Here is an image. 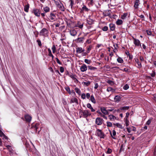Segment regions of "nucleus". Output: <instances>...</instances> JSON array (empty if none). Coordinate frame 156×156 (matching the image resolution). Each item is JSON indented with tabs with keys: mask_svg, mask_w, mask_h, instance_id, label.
Masks as SVG:
<instances>
[{
	"mask_svg": "<svg viewBox=\"0 0 156 156\" xmlns=\"http://www.w3.org/2000/svg\"><path fill=\"white\" fill-rule=\"evenodd\" d=\"M95 133L96 135L100 138H104L105 135L101 130L97 129Z\"/></svg>",
	"mask_w": 156,
	"mask_h": 156,
	"instance_id": "obj_1",
	"label": "nucleus"
},
{
	"mask_svg": "<svg viewBox=\"0 0 156 156\" xmlns=\"http://www.w3.org/2000/svg\"><path fill=\"white\" fill-rule=\"evenodd\" d=\"M48 30L45 28H43L40 32L39 34L41 36L47 37L48 35Z\"/></svg>",
	"mask_w": 156,
	"mask_h": 156,
	"instance_id": "obj_2",
	"label": "nucleus"
},
{
	"mask_svg": "<svg viewBox=\"0 0 156 156\" xmlns=\"http://www.w3.org/2000/svg\"><path fill=\"white\" fill-rule=\"evenodd\" d=\"M81 112L82 113L81 115L83 118H87L88 116H90L91 115L90 111L87 110L81 111Z\"/></svg>",
	"mask_w": 156,
	"mask_h": 156,
	"instance_id": "obj_3",
	"label": "nucleus"
},
{
	"mask_svg": "<svg viewBox=\"0 0 156 156\" xmlns=\"http://www.w3.org/2000/svg\"><path fill=\"white\" fill-rule=\"evenodd\" d=\"M55 5L57 6L58 8L62 10L63 5L62 3L59 0H54Z\"/></svg>",
	"mask_w": 156,
	"mask_h": 156,
	"instance_id": "obj_4",
	"label": "nucleus"
},
{
	"mask_svg": "<svg viewBox=\"0 0 156 156\" xmlns=\"http://www.w3.org/2000/svg\"><path fill=\"white\" fill-rule=\"evenodd\" d=\"M103 119L101 118H97L95 120V123L98 125H101L102 123Z\"/></svg>",
	"mask_w": 156,
	"mask_h": 156,
	"instance_id": "obj_5",
	"label": "nucleus"
},
{
	"mask_svg": "<svg viewBox=\"0 0 156 156\" xmlns=\"http://www.w3.org/2000/svg\"><path fill=\"white\" fill-rule=\"evenodd\" d=\"M89 9H88L85 5H83L82 8L81 9L80 12L83 13L84 11L88 12Z\"/></svg>",
	"mask_w": 156,
	"mask_h": 156,
	"instance_id": "obj_6",
	"label": "nucleus"
},
{
	"mask_svg": "<svg viewBox=\"0 0 156 156\" xmlns=\"http://www.w3.org/2000/svg\"><path fill=\"white\" fill-rule=\"evenodd\" d=\"M100 109L102 113L105 115H107L109 114L108 110H106V108L104 107H101Z\"/></svg>",
	"mask_w": 156,
	"mask_h": 156,
	"instance_id": "obj_7",
	"label": "nucleus"
},
{
	"mask_svg": "<svg viewBox=\"0 0 156 156\" xmlns=\"http://www.w3.org/2000/svg\"><path fill=\"white\" fill-rule=\"evenodd\" d=\"M133 43L136 46L141 47L140 41L138 39H134Z\"/></svg>",
	"mask_w": 156,
	"mask_h": 156,
	"instance_id": "obj_8",
	"label": "nucleus"
},
{
	"mask_svg": "<svg viewBox=\"0 0 156 156\" xmlns=\"http://www.w3.org/2000/svg\"><path fill=\"white\" fill-rule=\"evenodd\" d=\"M33 13H34V15L38 17L40 16V11L38 9H34L33 11Z\"/></svg>",
	"mask_w": 156,
	"mask_h": 156,
	"instance_id": "obj_9",
	"label": "nucleus"
},
{
	"mask_svg": "<svg viewBox=\"0 0 156 156\" xmlns=\"http://www.w3.org/2000/svg\"><path fill=\"white\" fill-rule=\"evenodd\" d=\"M87 70V67L85 64H83L80 67V70L82 72H84Z\"/></svg>",
	"mask_w": 156,
	"mask_h": 156,
	"instance_id": "obj_10",
	"label": "nucleus"
},
{
	"mask_svg": "<svg viewBox=\"0 0 156 156\" xmlns=\"http://www.w3.org/2000/svg\"><path fill=\"white\" fill-rule=\"evenodd\" d=\"M85 50L81 47H77L76 48V52L77 53L80 54L83 52Z\"/></svg>",
	"mask_w": 156,
	"mask_h": 156,
	"instance_id": "obj_11",
	"label": "nucleus"
},
{
	"mask_svg": "<svg viewBox=\"0 0 156 156\" xmlns=\"http://www.w3.org/2000/svg\"><path fill=\"white\" fill-rule=\"evenodd\" d=\"M25 118L27 122H30L31 120V117L28 115H26L25 116Z\"/></svg>",
	"mask_w": 156,
	"mask_h": 156,
	"instance_id": "obj_12",
	"label": "nucleus"
},
{
	"mask_svg": "<svg viewBox=\"0 0 156 156\" xmlns=\"http://www.w3.org/2000/svg\"><path fill=\"white\" fill-rule=\"evenodd\" d=\"M70 77L74 81L75 83H77L78 82V80L76 78V76L75 75L71 74L70 75Z\"/></svg>",
	"mask_w": 156,
	"mask_h": 156,
	"instance_id": "obj_13",
	"label": "nucleus"
},
{
	"mask_svg": "<svg viewBox=\"0 0 156 156\" xmlns=\"http://www.w3.org/2000/svg\"><path fill=\"white\" fill-rule=\"evenodd\" d=\"M140 3V1L139 0H136L134 2V7L135 9H137L138 8Z\"/></svg>",
	"mask_w": 156,
	"mask_h": 156,
	"instance_id": "obj_14",
	"label": "nucleus"
},
{
	"mask_svg": "<svg viewBox=\"0 0 156 156\" xmlns=\"http://www.w3.org/2000/svg\"><path fill=\"white\" fill-rule=\"evenodd\" d=\"M110 133L111 134V137L113 139H116L115 136L116 134V132L115 130H113L112 131V133L111 132H110Z\"/></svg>",
	"mask_w": 156,
	"mask_h": 156,
	"instance_id": "obj_15",
	"label": "nucleus"
},
{
	"mask_svg": "<svg viewBox=\"0 0 156 156\" xmlns=\"http://www.w3.org/2000/svg\"><path fill=\"white\" fill-rule=\"evenodd\" d=\"M108 118L110 121H114L116 119L115 116L112 115H110L108 116Z\"/></svg>",
	"mask_w": 156,
	"mask_h": 156,
	"instance_id": "obj_16",
	"label": "nucleus"
},
{
	"mask_svg": "<svg viewBox=\"0 0 156 156\" xmlns=\"http://www.w3.org/2000/svg\"><path fill=\"white\" fill-rule=\"evenodd\" d=\"M110 11L108 10L106 11L103 12V15L104 16H109L110 15Z\"/></svg>",
	"mask_w": 156,
	"mask_h": 156,
	"instance_id": "obj_17",
	"label": "nucleus"
},
{
	"mask_svg": "<svg viewBox=\"0 0 156 156\" xmlns=\"http://www.w3.org/2000/svg\"><path fill=\"white\" fill-rule=\"evenodd\" d=\"M121 98L118 95H116L115 96L114 98V100L116 102H118L120 100Z\"/></svg>",
	"mask_w": 156,
	"mask_h": 156,
	"instance_id": "obj_18",
	"label": "nucleus"
},
{
	"mask_svg": "<svg viewBox=\"0 0 156 156\" xmlns=\"http://www.w3.org/2000/svg\"><path fill=\"white\" fill-rule=\"evenodd\" d=\"M109 27L111 30L113 31L115 29V25L114 24L110 23L109 24Z\"/></svg>",
	"mask_w": 156,
	"mask_h": 156,
	"instance_id": "obj_19",
	"label": "nucleus"
},
{
	"mask_svg": "<svg viewBox=\"0 0 156 156\" xmlns=\"http://www.w3.org/2000/svg\"><path fill=\"white\" fill-rule=\"evenodd\" d=\"M71 103H75L78 104V101L77 99L76 98H72L70 101Z\"/></svg>",
	"mask_w": 156,
	"mask_h": 156,
	"instance_id": "obj_20",
	"label": "nucleus"
},
{
	"mask_svg": "<svg viewBox=\"0 0 156 156\" xmlns=\"http://www.w3.org/2000/svg\"><path fill=\"white\" fill-rule=\"evenodd\" d=\"M135 62L137 64L138 66L137 67L138 68H140L142 67L141 63L139 62V60L138 59H135Z\"/></svg>",
	"mask_w": 156,
	"mask_h": 156,
	"instance_id": "obj_21",
	"label": "nucleus"
},
{
	"mask_svg": "<svg viewBox=\"0 0 156 156\" xmlns=\"http://www.w3.org/2000/svg\"><path fill=\"white\" fill-rule=\"evenodd\" d=\"M29 6V4H27L25 6L24 8V10L25 12H28Z\"/></svg>",
	"mask_w": 156,
	"mask_h": 156,
	"instance_id": "obj_22",
	"label": "nucleus"
},
{
	"mask_svg": "<svg viewBox=\"0 0 156 156\" xmlns=\"http://www.w3.org/2000/svg\"><path fill=\"white\" fill-rule=\"evenodd\" d=\"M113 125L121 129H122L123 128L122 125L119 123H114Z\"/></svg>",
	"mask_w": 156,
	"mask_h": 156,
	"instance_id": "obj_23",
	"label": "nucleus"
},
{
	"mask_svg": "<svg viewBox=\"0 0 156 156\" xmlns=\"http://www.w3.org/2000/svg\"><path fill=\"white\" fill-rule=\"evenodd\" d=\"M116 24L117 25H121L123 21L121 20L118 19L116 21Z\"/></svg>",
	"mask_w": 156,
	"mask_h": 156,
	"instance_id": "obj_24",
	"label": "nucleus"
},
{
	"mask_svg": "<svg viewBox=\"0 0 156 156\" xmlns=\"http://www.w3.org/2000/svg\"><path fill=\"white\" fill-rule=\"evenodd\" d=\"M49 17L51 20H54L55 18V15L52 13H50V16Z\"/></svg>",
	"mask_w": 156,
	"mask_h": 156,
	"instance_id": "obj_25",
	"label": "nucleus"
},
{
	"mask_svg": "<svg viewBox=\"0 0 156 156\" xmlns=\"http://www.w3.org/2000/svg\"><path fill=\"white\" fill-rule=\"evenodd\" d=\"M127 15V13H125L121 16V18L122 20L125 19Z\"/></svg>",
	"mask_w": 156,
	"mask_h": 156,
	"instance_id": "obj_26",
	"label": "nucleus"
},
{
	"mask_svg": "<svg viewBox=\"0 0 156 156\" xmlns=\"http://www.w3.org/2000/svg\"><path fill=\"white\" fill-rule=\"evenodd\" d=\"M90 100L93 103L95 104L96 103L95 100L93 95L91 96Z\"/></svg>",
	"mask_w": 156,
	"mask_h": 156,
	"instance_id": "obj_27",
	"label": "nucleus"
},
{
	"mask_svg": "<svg viewBox=\"0 0 156 156\" xmlns=\"http://www.w3.org/2000/svg\"><path fill=\"white\" fill-rule=\"evenodd\" d=\"M117 61L119 63H122L123 62V59L120 57H118L117 58Z\"/></svg>",
	"mask_w": 156,
	"mask_h": 156,
	"instance_id": "obj_28",
	"label": "nucleus"
},
{
	"mask_svg": "<svg viewBox=\"0 0 156 156\" xmlns=\"http://www.w3.org/2000/svg\"><path fill=\"white\" fill-rule=\"evenodd\" d=\"M129 108V106H124L120 107L121 110L126 111L128 110Z\"/></svg>",
	"mask_w": 156,
	"mask_h": 156,
	"instance_id": "obj_29",
	"label": "nucleus"
},
{
	"mask_svg": "<svg viewBox=\"0 0 156 156\" xmlns=\"http://www.w3.org/2000/svg\"><path fill=\"white\" fill-rule=\"evenodd\" d=\"M70 34L73 36H74L76 34V32L75 30L70 31Z\"/></svg>",
	"mask_w": 156,
	"mask_h": 156,
	"instance_id": "obj_30",
	"label": "nucleus"
},
{
	"mask_svg": "<svg viewBox=\"0 0 156 156\" xmlns=\"http://www.w3.org/2000/svg\"><path fill=\"white\" fill-rule=\"evenodd\" d=\"M88 69H90L91 70H94L97 69V68L96 67L91 66H88Z\"/></svg>",
	"mask_w": 156,
	"mask_h": 156,
	"instance_id": "obj_31",
	"label": "nucleus"
},
{
	"mask_svg": "<svg viewBox=\"0 0 156 156\" xmlns=\"http://www.w3.org/2000/svg\"><path fill=\"white\" fill-rule=\"evenodd\" d=\"M93 22L94 21L90 19H88L87 20V23L89 25L92 24L93 23Z\"/></svg>",
	"mask_w": 156,
	"mask_h": 156,
	"instance_id": "obj_32",
	"label": "nucleus"
},
{
	"mask_svg": "<svg viewBox=\"0 0 156 156\" xmlns=\"http://www.w3.org/2000/svg\"><path fill=\"white\" fill-rule=\"evenodd\" d=\"M90 83V82L88 81L87 82H83L82 83V84L84 86H88Z\"/></svg>",
	"mask_w": 156,
	"mask_h": 156,
	"instance_id": "obj_33",
	"label": "nucleus"
},
{
	"mask_svg": "<svg viewBox=\"0 0 156 156\" xmlns=\"http://www.w3.org/2000/svg\"><path fill=\"white\" fill-rule=\"evenodd\" d=\"M43 9L45 12H49L50 10L49 8L47 6L44 8Z\"/></svg>",
	"mask_w": 156,
	"mask_h": 156,
	"instance_id": "obj_34",
	"label": "nucleus"
},
{
	"mask_svg": "<svg viewBox=\"0 0 156 156\" xmlns=\"http://www.w3.org/2000/svg\"><path fill=\"white\" fill-rule=\"evenodd\" d=\"M84 62L88 64H90L91 63V61L90 60L85 59L84 60Z\"/></svg>",
	"mask_w": 156,
	"mask_h": 156,
	"instance_id": "obj_35",
	"label": "nucleus"
},
{
	"mask_svg": "<svg viewBox=\"0 0 156 156\" xmlns=\"http://www.w3.org/2000/svg\"><path fill=\"white\" fill-rule=\"evenodd\" d=\"M75 91L79 95L80 94L81 91L77 87H76L75 88Z\"/></svg>",
	"mask_w": 156,
	"mask_h": 156,
	"instance_id": "obj_36",
	"label": "nucleus"
},
{
	"mask_svg": "<svg viewBox=\"0 0 156 156\" xmlns=\"http://www.w3.org/2000/svg\"><path fill=\"white\" fill-rule=\"evenodd\" d=\"M37 43L39 46L41 48L42 46L41 42L39 39H38L37 40Z\"/></svg>",
	"mask_w": 156,
	"mask_h": 156,
	"instance_id": "obj_37",
	"label": "nucleus"
},
{
	"mask_svg": "<svg viewBox=\"0 0 156 156\" xmlns=\"http://www.w3.org/2000/svg\"><path fill=\"white\" fill-rule=\"evenodd\" d=\"M51 49L53 53H55L56 52V47L55 45H53Z\"/></svg>",
	"mask_w": 156,
	"mask_h": 156,
	"instance_id": "obj_38",
	"label": "nucleus"
},
{
	"mask_svg": "<svg viewBox=\"0 0 156 156\" xmlns=\"http://www.w3.org/2000/svg\"><path fill=\"white\" fill-rule=\"evenodd\" d=\"M107 126L108 127H112V123L109 121H107L106 122Z\"/></svg>",
	"mask_w": 156,
	"mask_h": 156,
	"instance_id": "obj_39",
	"label": "nucleus"
},
{
	"mask_svg": "<svg viewBox=\"0 0 156 156\" xmlns=\"http://www.w3.org/2000/svg\"><path fill=\"white\" fill-rule=\"evenodd\" d=\"M108 27L107 26H105L102 28V30L104 31H106L108 30Z\"/></svg>",
	"mask_w": 156,
	"mask_h": 156,
	"instance_id": "obj_40",
	"label": "nucleus"
},
{
	"mask_svg": "<svg viewBox=\"0 0 156 156\" xmlns=\"http://www.w3.org/2000/svg\"><path fill=\"white\" fill-rule=\"evenodd\" d=\"M62 103H63V104H64V105H65L64 107L66 108V107H67V105H66V101L65 100H64V99H63L62 100Z\"/></svg>",
	"mask_w": 156,
	"mask_h": 156,
	"instance_id": "obj_41",
	"label": "nucleus"
},
{
	"mask_svg": "<svg viewBox=\"0 0 156 156\" xmlns=\"http://www.w3.org/2000/svg\"><path fill=\"white\" fill-rule=\"evenodd\" d=\"M129 88V86L127 84L124 85L123 87V89L125 90H127Z\"/></svg>",
	"mask_w": 156,
	"mask_h": 156,
	"instance_id": "obj_42",
	"label": "nucleus"
},
{
	"mask_svg": "<svg viewBox=\"0 0 156 156\" xmlns=\"http://www.w3.org/2000/svg\"><path fill=\"white\" fill-rule=\"evenodd\" d=\"M156 75V73L153 70L152 71V73H151V75L152 77H154Z\"/></svg>",
	"mask_w": 156,
	"mask_h": 156,
	"instance_id": "obj_43",
	"label": "nucleus"
},
{
	"mask_svg": "<svg viewBox=\"0 0 156 156\" xmlns=\"http://www.w3.org/2000/svg\"><path fill=\"white\" fill-rule=\"evenodd\" d=\"M112 152V150L110 148H108V150L107 151L106 153L108 154H110Z\"/></svg>",
	"mask_w": 156,
	"mask_h": 156,
	"instance_id": "obj_44",
	"label": "nucleus"
},
{
	"mask_svg": "<svg viewBox=\"0 0 156 156\" xmlns=\"http://www.w3.org/2000/svg\"><path fill=\"white\" fill-rule=\"evenodd\" d=\"M147 35H152V33L151 31L149 30H147Z\"/></svg>",
	"mask_w": 156,
	"mask_h": 156,
	"instance_id": "obj_45",
	"label": "nucleus"
},
{
	"mask_svg": "<svg viewBox=\"0 0 156 156\" xmlns=\"http://www.w3.org/2000/svg\"><path fill=\"white\" fill-rule=\"evenodd\" d=\"M107 83L110 85H112L114 84V82L112 80H109L107 81Z\"/></svg>",
	"mask_w": 156,
	"mask_h": 156,
	"instance_id": "obj_46",
	"label": "nucleus"
},
{
	"mask_svg": "<svg viewBox=\"0 0 156 156\" xmlns=\"http://www.w3.org/2000/svg\"><path fill=\"white\" fill-rule=\"evenodd\" d=\"M83 39H84L82 37L79 38H78V41L79 42H82L83 40Z\"/></svg>",
	"mask_w": 156,
	"mask_h": 156,
	"instance_id": "obj_47",
	"label": "nucleus"
},
{
	"mask_svg": "<svg viewBox=\"0 0 156 156\" xmlns=\"http://www.w3.org/2000/svg\"><path fill=\"white\" fill-rule=\"evenodd\" d=\"M81 97V98L83 99H85L86 97L85 94L84 93L82 94Z\"/></svg>",
	"mask_w": 156,
	"mask_h": 156,
	"instance_id": "obj_48",
	"label": "nucleus"
},
{
	"mask_svg": "<svg viewBox=\"0 0 156 156\" xmlns=\"http://www.w3.org/2000/svg\"><path fill=\"white\" fill-rule=\"evenodd\" d=\"M152 119H149L147 122V125H149L151 123Z\"/></svg>",
	"mask_w": 156,
	"mask_h": 156,
	"instance_id": "obj_49",
	"label": "nucleus"
},
{
	"mask_svg": "<svg viewBox=\"0 0 156 156\" xmlns=\"http://www.w3.org/2000/svg\"><path fill=\"white\" fill-rule=\"evenodd\" d=\"M91 49V47L90 46L87 49V53H89Z\"/></svg>",
	"mask_w": 156,
	"mask_h": 156,
	"instance_id": "obj_50",
	"label": "nucleus"
},
{
	"mask_svg": "<svg viewBox=\"0 0 156 156\" xmlns=\"http://www.w3.org/2000/svg\"><path fill=\"white\" fill-rule=\"evenodd\" d=\"M125 120L126 122V126H127L129 125V121L127 118H126Z\"/></svg>",
	"mask_w": 156,
	"mask_h": 156,
	"instance_id": "obj_51",
	"label": "nucleus"
},
{
	"mask_svg": "<svg viewBox=\"0 0 156 156\" xmlns=\"http://www.w3.org/2000/svg\"><path fill=\"white\" fill-rule=\"evenodd\" d=\"M124 150V148H123V144H122L120 147V152H121V151H123Z\"/></svg>",
	"mask_w": 156,
	"mask_h": 156,
	"instance_id": "obj_52",
	"label": "nucleus"
},
{
	"mask_svg": "<svg viewBox=\"0 0 156 156\" xmlns=\"http://www.w3.org/2000/svg\"><path fill=\"white\" fill-rule=\"evenodd\" d=\"M56 61L60 65H61L62 64V62H60V61L59 60V59L58 58H56Z\"/></svg>",
	"mask_w": 156,
	"mask_h": 156,
	"instance_id": "obj_53",
	"label": "nucleus"
},
{
	"mask_svg": "<svg viewBox=\"0 0 156 156\" xmlns=\"http://www.w3.org/2000/svg\"><path fill=\"white\" fill-rule=\"evenodd\" d=\"M101 116L103 118L105 119H107V117L106 116H105V115L104 114H102L100 116Z\"/></svg>",
	"mask_w": 156,
	"mask_h": 156,
	"instance_id": "obj_54",
	"label": "nucleus"
},
{
	"mask_svg": "<svg viewBox=\"0 0 156 156\" xmlns=\"http://www.w3.org/2000/svg\"><path fill=\"white\" fill-rule=\"evenodd\" d=\"M39 124H35L34 126V128L36 130V131H37V129H38V127L39 126Z\"/></svg>",
	"mask_w": 156,
	"mask_h": 156,
	"instance_id": "obj_55",
	"label": "nucleus"
},
{
	"mask_svg": "<svg viewBox=\"0 0 156 156\" xmlns=\"http://www.w3.org/2000/svg\"><path fill=\"white\" fill-rule=\"evenodd\" d=\"M60 71L61 73H63L64 71V68L62 67H60Z\"/></svg>",
	"mask_w": 156,
	"mask_h": 156,
	"instance_id": "obj_56",
	"label": "nucleus"
},
{
	"mask_svg": "<svg viewBox=\"0 0 156 156\" xmlns=\"http://www.w3.org/2000/svg\"><path fill=\"white\" fill-rule=\"evenodd\" d=\"M98 87V83H95V86L94 87V88L95 89H97Z\"/></svg>",
	"mask_w": 156,
	"mask_h": 156,
	"instance_id": "obj_57",
	"label": "nucleus"
},
{
	"mask_svg": "<svg viewBox=\"0 0 156 156\" xmlns=\"http://www.w3.org/2000/svg\"><path fill=\"white\" fill-rule=\"evenodd\" d=\"M86 98L87 99H89L90 97V94L89 93H87L86 95Z\"/></svg>",
	"mask_w": 156,
	"mask_h": 156,
	"instance_id": "obj_58",
	"label": "nucleus"
},
{
	"mask_svg": "<svg viewBox=\"0 0 156 156\" xmlns=\"http://www.w3.org/2000/svg\"><path fill=\"white\" fill-rule=\"evenodd\" d=\"M70 1L71 2V3H70V5L71 6V8H72V6H73V0H70Z\"/></svg>",
	"mask_w": 156,
	"mask_h": 156,
	"instance_id": "obj_59",
	"label": "nucleus"
},
{
	"mask_svg": "<svg viewBox=\"0 0 156 156\" xmlns=\"http://www.w3.org/2000/svg\"><path fill=\"white\" fill-rule=\"evenodd\" d=\"M129 114L128 112H127L126 113V116L124 118V119H126V118H127L128 117V116H129Z\"/></svg>",
	"mask_w": 156,
	"mask_h": 156,
	"instance_id": "obj_60",
	"label": "nucleus"
},
{
	"mask_svg": "<svg viewBox=\"0 0 156 156\" xmlns=\"http://www.w3.org/2000/svg\"><path fill=\"white\" fill-rule=\"evenodd\" d=\"M90 1V2L89 3V4L91 5H93V0H89Z\"/></svg>",
	"mask_w": 156,
	"mask_h": 156,
	"instance_id": "obj_61",
	"label": "nucleus"
},
{
	"mask_svg": "<svg viewBox=\"0 0 156 156\" xmlns=\"http://www.w3.org/2000/svg\"><path fill=\"white\" fill-rule=\"evenodd\" d=\"M89 109H90L91 110V112H93L95 111V109H93V107L91 106L90 107Z\"/></svg>",
	"mask_w": 156,
	"mask_h": 156,
	"instance_id": "obj_62",
	"label": "nucleus"
},
{
	"mask_svg": "<svg viewBox=\"0 0 156 156\" xmlns=\"http://www.w3.org/2000/svg\"><path fill=\"white\" fill-rule=\"evenodd\" d=\"M48 56H50V57H51L52 58V59H53V58H54V56L51 53H48Z\"/></svg>",
	"mask_w": 156,
	"mask_h": 156,
	"instance_id": "obj_63",
	"label": "nucleus"
},
{
	"mask_svg": "<svg viewBox=\"0 0 156 156\" xmlns=\"http://www.w3.org/2000/svg\"><path fill=\"white\" fill-rule=\"evenodd\" d=\"M87 108H89L92 106L90 104L88 103L87 105Z\"/></svg>",
	"mask_w": 156,
	"mask_h": 156,
	"instance_id": "obj_64",
	"label": "nucleus"
}]
</instances>
